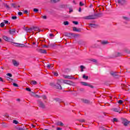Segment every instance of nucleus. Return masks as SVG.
<instances>
[{"instance_id":"f257e3e1","label":"nucleus","mask_w":130,"mask_h":130,"mask_svg":"<svg viewBox=\"0 0 130 130\" xmlns=\"http://www.w3.org/2000/svg\"><path fill=\"white\" fill-rule=\"evenodd\" d=\"M62 82V79H58L57 80L56 84H55V89H57L58 90H61L62 88L61 87V85H60V83Z\"/></svg>"},{"instance_id":"f03ea898","label":"nucleus","mask_w":130,"mask_h":130,"mask_svg":"<svg viewBox=\"0 0 130 130\" xmlns=\"http://www.w3.org/2000/svg\"><path fill=\"white\" fill-rule=\"evenodd\" d=\"M121 120L122 121V124H123L124 126H127L128 123H130V121L127 120V119L124 118H121Z\"/></svg>"},{"instance_id":"7ed1b4c3","label":"nucleus","mask_w":130,"mask_h":130,"mask_svg":"<svg viewBox=\"0 0 130 130\" xmlns=\"http://www.w3.org/2000/svg\"><path fill=\"white\" fill-rule=\"evenodd\" d=\"M64 36L66 37H69V38H74V37H76V36H78V35L73 34V33H64Z\"/></svg>"},{"instance_id":"20e7f679","label":"nucleus","mask_w":130,"mask_h":130,"mask_svg":"<svg viewBox=\"0 0 130 130\" xmlns=\"http://www.w3.org/2000/svg\"><path fill=\"white\" fill-rule=\"evenodd\" d=\"M82 19H84V20H95V15H91L85 17H82Z\"/></svg>"},{"instance_id":"39448f33","label":"nucleus","mask_w":130,"mask_h":130,"mask_svg":"<svg viewBox=\"0 0 130 130\" xmlns=\"http://www.w3.org/2000/svg\"><path fill=\"white\" fill-rule=\"evenodd\" d=\"M62 82L64 83V84H67V85H70V86H75V83L71 81L70 80H62Z\"/></svg>"},{"instance_id":"423d86ee","label":"nucleus","mask_w":130,"mask_h":130,"mask_svg":"<svg viewBox=\"0 0 130 130\" xmlns=\"http://www.w3.org/2000/svg\"><path fill=\"white\" fill-rule=\"evenodd\" d=\"M121 53L118 52H114L112 55L111 56V58H115V57H118V56H121Z\"/></svg>"},{"instance_id":"0eeeda50","label":"nucleus","mask_w":130,"mask_h":130,"mask_svg":"<svg viewBox=\"0 0 130 130\" xmlns=\"http://www.w3.org/2000/svg\"><path fill=\"white\" fill-rule=\"evenodd\" d=\"M80 84L82 85V86H87L88 87H90V88H91V89L94 88V86H93L92 85L85 82H81Z\"/></svg>"},{"instance_id":"6e6552de","label":"nucleus","mask_w":130,"mask_h":130,"mask_svg":"<svg viewBox=\"0 0 130 130\" xmlns=\"http://www.w3.org/2000/svg\"><path fill=\"white\" fill-rule=\"evenodd\" d=\"M110 75L112 77H113V78H115V79H118L120 76L117 75L116 72H111Z\"/></svg>"},{"instance_id":"1a4fd4ad","label":"nucleus","mask_w":130,"mask_h":130,"mask_svg":"<svg viewBox=\"0 0 130 130\" xmlns=\"http://www.w3.org/2000/svg\"><path fill=\"white\" fill-rule=\"evenodd\" d=\"M13 44H15V46H16L17 47H27V46L25 45V44H24L13 43Z\"/></svg>"},{"instance_id":"9d476101","label":"nucleus","mask_w":130,"mask_h":130,"mask_svg":"<svg viewBox=\"0 0 130 130\" xmlns=\"http://www.w3.org/2000/svg\"><path fill=\"white\" fill-rule=\"evenodd\" d=\"M38 104L39 107H41V108H42L43 109H45V104H44V103H43L42 101H39Z\"/></svg>"},{"instance_id":"9b49d317","label":"nucleus","mask_w":130,"mask_h":130,"mask_svg":"<svg viewBox=\"0 0 130 130\" xmlns=\"http://www.w3.org/2000/svg\"><path fill=\"white\" fill-rule=\"evenodd\" d=\"M118 4L121 6H124L126 4V0H118Z\"/></svg>"},{"instance_id":"f8f14e48","label":"nucleus","mask_w":130,"mask_h":130,"mask_svg":"<svg viewBox=\"0 0 130 130\" xmlns=\"http://www.w3.org/2000/svg\"><path fill=\"white\" fill-rule=\"evenodd\" d=\"M37 51H38V52H40V53H43V54L47 53V52H46V50H43L42 49L37 48Z\"/></svg>"},{"instance_id":"ddd939ff","label":"nucleus","mask_w":130,"mask_h":130,"mask_svg":"<svg viewBox=\"0 0 130 130\" xmlns=\"http://www.w3.org/2000/svg\"><path fill=\"white\" fill-rule=\"evenodd\" d=\"M12 63L13 66H14V67H19L20 63L18 61H17L15 59H13L12 60Z\"/></svg>"},{"instance_id":"4468645a","label":"nucleus","mask_w":130,"mask_h":130,"mask_svg":"<svg viewBox=\"0 0 130 130\" xmlns=\"http://www.w3.org/2000/svg\"><path fill=\"white\" fill-rule=\"evenodd\" d=\"M83 103H84L85 104H91L92 102H90L89 100L87 99H82L81 100Z\"/></svg>"},{"instance_id":"2eb2a0df","label":"nucleus","mask_w":130,"mask_h":130,"mask_svg":"<svg viewBox=\"0 0 130 130\" xmlns=\"http://www.w3.org/2000/svg\"><path fill=\"white\" fill-rule=\"evenodd\" d=\"M94 18H95V19H97V18H101V17L103 16V13H100L98 14H94Z\"/></svg>"},{"instance_id":"dca6fc26","label":"nucleus","mask_w":130,"mask_h":130,"mask_svg":"<svg viewBox=\"0 0 130 130\" xmlns=\"http://www.w3.org/2000/svg\"><path fill=\"white\" fill-rule=\"evenodd\" d=\"M63 77L64 79H69V80H72V79H75L74 77H73L72 75H63Z\"/></svg>"},{"instance_id":"f3484780","label":"nucleus","mask_w":130,"mask_h":130,"mask_svg":"<svg viewBox=\"0 0 130 130\" xmlns=\"http://www.w3.org/2000/svg\"><path fill=\"white\" fill-rule=\"evenodd\" d=\"M3 39L5 40V41H8V42H10V41H12V40L11 39V38H9L6 36H3Z\"/></svg>"},{"instance_id":"a211bd4d","label":"nucleus","mask_w":130,"mask_h":130,"mask_svg":"<svg viewBox=\"0 0 130 130\" xmlns=\"http://www.w3.org/2000/svg\"><path fill=\"white\" fill-rule=\"evenodd\" d=\"M120 108L119 107H118L117 108H114L111 109V110L112 111H114V112H119V110H120Z\"/></svg>"},{"instance_id":"6ab92c4d","label":"nucleus","mask_w":130,"mask_h":130,"mask_svg":"<svg viewBox=\"0 0 130 130\" xmlns=\"http://www.w3.org/2000/svg\"><path fill=\"white\" fill-rule=\"evenodd\" d=\"M73 31H75V32H80L81 31V28H77V27L76 26H74L73 27Z\"/></svg>"},{"instance_id":"aec40b11","label":"nucleus","mask_w":130,"mask_h":130,"mask_svg":"<svg viewBox=\"0 0 130 130\" xmlns=\"http://www.w3.org/2000/svg\"><path fill=\"white\" fill-rule=\"evenodd\" d=\"M89 26L91 28H97V27L98 26V25L95 24L89 23Z\"/></svg>"},{"instance_id":"412c9836","label":"nucleus","mask_w":130,"mask_h":130,"mask_svg":"<svg viewBox=\"0 0 130 130\" xmlns=\"http://www.w3.org/2000/svg\"><path fill=\"white\" fill-rule=\"evenodd\" d=\"M122 18L125 21H129L130 18L128 17L127 16H122Z\"/></svg>"},{"instance_id":"4be33fe9","label":"nucleus","mask_w":130,"mask_h":130,"mask_svg":"<svg viewBox=\"0 0 130 130\" xmlns=\"http://www.w3.org/2000/svg\"><path fill=\"white\" fill-rule=\"evenodd\" d=\"M56 125H60V126H63V123L61 121H58L56 123Z\"/></svg>"},{"instance_id":"5701e85b","label":"nucleus","mask_w":130,"mask_h":130,"mask_svg":"<svg viewBox=\"0 0 130 130\" xmlns=\"http://www.w3.org/2000/svg\"><path fill=\"white\" fill-rule=\"evenodd\" d=\"M15 32H16V29H15V28L9 30V33L10 34H14V33H15Z\"/></svg>"},{"instance_id":"b1692460","label":"nucleus","mask_w":130,"mask_h":130,"mask_svg":"<svg viewBox=\"0 0 130 130\" xmlns=\"http://www.w3.org/2000/svg\"><path fill=\"white\" fill-rule=\"evenodd\" d=\"M32 29L34 31H40V29H39V27H33Z\"/></svg>"},{"instance_id":"393cba45","label":"nucleus","mask_w":130,"mask_h":130,"mask_svg":"<svg viewBox=\"0 0 130 130\" xmlns=\"http://www.w3.org/2000/svg\"><path fill=\"white\" fill-rule=\"evenodd\" d=\"M82 78L84 80H88L89 79V76H87L86 75L84 74L82 76Z\"/></svg>"},{"instance_id":"a878e982","label":"nucleus","mask_w":130,"mask_h":130,"mask_svg":"<svg viewBox=\"0 0 130 130\" xmlns=\"http://www.w3.org/2000/svg\"><path fill=\"white\" fill-rule=\"evenodd\" d=\"M101 44L103 45H105L106 44H108V42L107 41H102Z\"/></svg>"},{"instance_id":"bb28decb","label":"nucleus","mask_w":130,"mask_h":130,"mask_svg":"<svg viewBox=\"0 0 130 130\" xmlns=\"http://www.w3.org/2000/svg\"><path fill=\"white\" fill-rule=\"evenodd\" d=\"M54 100H55V101H56V102H62V100L60 99L55 98L54 99Z\"/></svg>"},{"instance_id":"cd10ccee","label":"nucleus","mask_w":130,"mask_h":130,"mask_svg":"<svg viewBox=\"0 0 130 130\" xmlns=\"http://www.w3.org/2000/svg\"><path fill=\"white\" fill-rule=\"evenodd\" d=\"M4 6H5V7H6V8L7 9H8V10H10L11 9V8H10V6H9V5H8V4H6V3H3Z\"/></svg>"},{"instance_id":"c85d7f7f","label":"nucleus","mask_w":130,"mask_h":130,"mask_svg":"<svg viewBox=\"0 0 130 130\" xmlns=\"http://www.w3.org/2000/svg\"><path fill=\"white\" fill-rule=\"evenodd\" d=\"M124 52H125L126 53H130V50L128 49H124Z\"/></svg>"},{"instance_id":"c756f323","label":"nucleus","mask_w":130,"mask_h":130,"mask_svg":"<svg viewBox=\"0 0 130 130\" xmlns=\"http://www.w3.org/2000/svg\"><path fill=\"white\" fill-rule=\"evenodd\" d=\"M49 47H54L55 46H56V44H50L48 45Z\"/></svg>"},{"instance_id":"7c9ffc66","label":"nucleus","mask_w":130,"mask_h":130,"mask_svg":"<svg viewBox=\"0 0 130 130\" xmlns=\"http://www.w3.org/2000/svg\"><path fill=\"white\" fill-rule=\"evenodd\" d=\"M80 69H81V72H84V69H85V67L83 65H81L80 66Z\"/></svg>"},{"instance_id":"2f4dec72","label":"nucleus","mask_w":130,"mask_h":130,"mask_svg":"<svg viewBox=\"0 0 130 130\" xmlns=\"http://www.w3.org/2000/svg\"><path fill=\"white\" fill-rule=\"evenodd\" d=\"M33 31V27L30 28H28V30H27V33H30V32H32Z\"/></svg>"},{"instance_id":"473e14b6","label":"nucleus","mask_w":130,"mask_h":130,"mask_svg":"<svg viewBox=\"0 0 130 130\" xmlns=\"http://www.w3.org/2000/svg\"><path fill=\"white\" fill-rule=\"evenodd\" d=\"M90 61H92L93 62H94V63H97V60L95 59H91Z\"/></svg>"},{"instance_id":"72a5a7b5","label":"nucleus","mask_w":130,"mask_h":130,"mask_svg":"<svg viewBox=\"0 0 130 130\" xmlns=\"http://www.w3.org/2000/svg\"><path fill=\"white\" fill-rule=\"evenodd\" d=\"M41 18H42L44 20H46V19H47V16H46V15H44L41 16Z\"/></svg>"},{"instance_id":"f704fd0d","label":"nucleus","mask_w":130,"mask_h":130,"mask_svg":"<svg viewBox=\"0 0 130 130\" xmlns=\"http://www.w3.org/2000/svg\"><path fill=\"white\" fill-rule=\"evenodd\" d=\"M121 87H122V89H123V88H127V86H126L124 84H121Z\"/></svg>"},{"instance_id":"c9c22d12","label":"nucleus","mask_w":130,"mask_h":130,"mask_svg":"<svg viewBox=\"0 0 130 130\" xmlns=\"http://www.w3.org/2000/svg\"><path fill=\"white\" fill-rule=\"evenodd\" d=\"M13 85L14 86V87H16V88H18V87H19V85H18L16 83H13Z\"/></svg>"},{"instance_id":"e433bc0d","label":"nucleus","mask_w":130,"mask_h":130,"mask_svg":"<svg viewBox=\"0 0 130 130\" xmlns=\"http://www.w3.org/2000/svg\"><path fill=\"white\" fill-rule=\"evenodd\" d=\"M55 84H54V83H50V85L51 86V87H54V88H55Z\"/></svg>"},{"instance_id":"4c0bfd02","label":"nucleus","mask_w":130,"mask_h":130,"mask_svg":"<svg viewBox=\"0 0 130 130\" xmlns=\"http://www.w3.org/2000/svg\"><path fill=\"white\" fill-rule=\"evenodd\" d=\"M79 91H80V92H84V91H85V89L81 88L78 89Z\"/></svg>"},{"instance_id":"58836bf2","label":"nucleus","mask_w":130,"mask_h":130,"mask_svg":"<svg viewBox=\"0 0 130 130\" xmlns=\"http://www.w3.org/2000/svg\"><path fill=\"white\" fill-rule=\"evenodd\" d=\"M63 24L64 25H65V26H67V25H69V21H66L63 22Z\"/></svg>"},{"instance_id":"ea45409f","label":"nucleus","mask_w":130,"mask_h":130,"mask_svg":"<svg viewBox=\"0 0 130 130\" xmlns=\"http://www.w3.org/2000/svg\"><path fill=\"white\" fill-rule=\"evenodd\" d=\"M13 123H15V124H18L19 123V122L16 120H13Z\"/></svg>"},{"instance_id":"a19ab883","label":"nucleus","mask_w":130,"mask_h":130,"mask_svg":"<svg viewBox=\"0 0 130 130\" xmlns=\"http://www.w3.org/2000/svg\"><path fill=\"white\" fill-rule=\"evenodd\" d=\"M113 122H114V121H116V122H117V121H118V120L117 119V118H114L113 119Z\"/></svg>"},{"instance_id":"79ce46f5","label":"nucleus","mask_w":130,"mask_h":130,"mask_svg":"<svg viewBox=\"0 0 130 130\" xmlns=\"http://www.w3.org/2000/svg\"><path fill=\"white\" fill-rule=\"evenodd\" d=\"M34 12L35 13H37V12H39V10L36 8L34 9Z\"/></svg>"},{"instance_id":"37998d69","label":"nucleus","mask_w":130,"mask_h":130,"mask_svg":"<svg viewBox=\"0 0 130 130\" xmlns=\"http://www.w3.org/2000/svg\"><path fill=\"white\" fill-rule=\"evenodd\" d=\"M54 74V76H55V77H57V76H58V73H57V72H53Z\"/></svg>"},{"instance_id":"c03bdc74","label":"nucleus","mask_w":130,"mask_h":130,"mask_svg":"<svg viewBox=\"0 0 130 130\" xmlns=\"http://www.w3.org/2000/svg\"><path fill=\"white\" fill-rule=\"evenodd\" d=\"M78 120H79V121H80V122H85V120H84V119H79Z\"/></svg>"},{"instance_id":"a18cd8bd","label":"nucleus","mask_w":130,"mask_h":130,"mask_svg":"<svg viewBox=\"0 0 130 130\" xmlns=\"http://www.w3.org/2000/svg\"><path fill=\"white\" fill-rule=\"evenodd\" d=\"M0 26L2 27H4L5 26V23H4V22L1 23V24H0Z\"/></svg>"},{"instance_id":"49530a36","label":"nucleus","mask_w":130,"mask_h":130,"mask_svg":"<svg viewBox=\"0 0 130 130\" xmlns=\"http://www.w3.org/2000/svg\"><path fill=\"white\" fill-rule=\"evenodd\" d=\"M7 76H8V77H13V75H12V74H11V73H8V74H7Z\"/></svg>"},{"instance_id":"de8ad7c7","label":"nucleus","mask_w":130,"mask_h":130,"mask_svg":"<svg viewBox=\"0 0 130 130\" xmlns=\"http://www.w3.org/2000/svg\"><path fill=\"white\" fill-rule=\"evenodd\" d=\"M2 126L3 127H7V124H5V123H2Z\"/></svg>"},{"instance_id":"09e8293b","label":"nucleus","mask_w":130,"mask_h":130,"mask_svg":"<svg viewBox=\"0 0 130 130\" xmlns=\"http://www.w3.org/2000/svg\"><path fill=\"white\" fill-rule=\"evenodd\" d=\"M73 24H75V25H78L79 24V22L78 21H73Z\"/></svg>"},{"instance_id":"8fccbe9b","label":"nucleus","mask_w":130,"mask_h":130,"mask_svg":"<svg viewBox=\"0 0 130 130\" xmlns=\"http://www.w3.org/2000/svg\"><path fill=\"white\" fill-rule=\"evenodd\" d=\"M84 4L82 3V2H80V3H79V6H80L81 7H83V6H84Z\"/></svg>"},{"instance_id":"3c124183","label":"nucleus","mask_w":130,"mask_h":130,"mask_svg":"<svg viewBox=\"0 0 130 130\" xmlns=\"http://www.w3.org/2000/svg\"><path fill=\"white\" fill-rule=\"evenodd\" d=\"M59 1L60 0H52V2H53V3H58Z\"/></svg>"},{"instance_id":"603ef678","label":"nucleus","mask_w":130,"mask_h":130,"mask_svg":"<svg viewBox=\"0 0 130 130\" xmlns=\"http://www.w3.org/2000/svg\"><path fill=\"white\" fill-rule=\"evenodd\" d=\"M122 102H123V101H122V100H119L118 102V103L119 104H122Z\"/></svg>"},{"instance_id":"864d4df0","label":"nucleus","mask_w":130,"mask_h":130,"mask_svg":"<svg viewBox=\"0 0 130 130\" xmlns=\"http://www.w3.org/2000/svg\"><path fill=\"white\" fill-rule=\"evenodd\" d=\"M25 90H26V91H28V92H31V89L30 88H26Z\"/></svg>"},{"instance_id":"5fc2aeb1","label":"nucleus","mask_w":130,"mask_h":130,"mask_svg":"<svg viewBox=\"0 0 130 130\" xmlns=\"http://www.w3.org/2000/svg\"><path fill=\"white\" fill-rule=\"evenodd\" d=\"M18 16H22V15H23V13L21 12H18Z\"/></svg>"},{"instance_id":"6e6d98bb","label":"nucleus","mask_w":130,"mask_h":130,"mask_svg":"<svg viewBox=\"0 0 130 130\" xmlns=\"http://www.w3.org/2000/svg\"><path fill=\"white\" fill-rule=\"evenodd\" d=\"M11 18L12 20H16L17 19V16H12Z\"/></svg>"},{"instance_id":"4d7b16f0","label":"nucleus","mask_w":130,"mask_h":130,"mask_svg":"<svg viewBox=\"0 0 130 130\" xmlns=\"http://www.w3.org/2000/svg\"><path fill=\"white\" fill-rule=\"evenodd\" d=\"M32 83L33 85H36V84H37V82L36 81H32Z\"/></svg>"},{"instance_id":"13d9d810","label":"nucleus","mask_w":130,"mask_h":130,"mask_svg":"<svg viewBox=\"0 0 130 130\" xmlns=\"http://www.w3.org/2000/svg\"><path fill=\"white\" fill-rule=\"evenodd\" d=\"M30 94L31 95V96H34V95H35V93L33 91H31Z\"/></svg>"},{"instance_id":"bf43d9fd","label":"nucleus","mask_w":130,"mask_h":130,"mask_svg":"<svg viewBox=\"0 0 130 130\" xmlns=\"http://www.w3.org/2000/svg\"><path fill=\"white\" fill-rule=\"evenodd\" d=\"M17 129L18 130H24V129L22 127H17Z\"/></svg>"},{"instance_id":"052dcab7","label":"nucleus","mask_w":130,"mask_h":130,"mask_svg":"<svg viewBox=\"0 0 130 130\" xmlns=\"http://www.w3.org/2000/svg\"><path fill=\"white\" fill-rule=\"evenodd\" d=\"M29 28H27V27H24V31H26L27 32V33H28V30Z\"/></svg>"},{"instance_id":"680f3d73","label":"nucleus","mask_w":130,"mask_h":130,"mask_svg":"<svg viewBox=\"0 0 130 130\" xmlns=\"http://www.w3.org/2000/svg\"><path fill=\"white\" fill-rule=\"evenodd\" d=\"M100 129H101V130H105V129H105V128H104V127H103V126L100 127Z\"/></svg>"},{"instance_id":"e2e57ef3","label":"nucleus","mask_w":130,"mask_h":130,"mask_svg":"<svg viewBox=\"0 0 130 130\" xmlns=\"http://www.w3.org/2000/svg\"><path fill=\"white\" fill-rule=\"evenodd\" d=\"M35 97H37V98H40V96L38 94H35Z\"/></svg>"},{"instance_id":"0e129e2a","label":"nucleus","mask_w":130,"mask_h":130,"mask_svg":"<svg viewBox=\"0 0 130 130\" xmlns=\"http://www.w3.org/2000/svg\"><path fill=\"white\" fill-rule=\"evenodd\" d=\"M5 22V24H9V21L8 20H4Z\"/></svg>"},{"instance_id":"69168bd1","label":"nucleus","mask_w":130,"mask_h":130,"mask_svg":"<svg viewBox=\"0 0 130 130\" xmlns=\"http://www.w3.org/2000/svg\"><path fill=\"white\" fill-rule=\"evenodd\" d=\"M42 97L44 99H47V97H46V95H43Z\"/></svg>"},{"instance_id":"338daca9","label":"nucleus","mask_w":130,"mask_h":130,"mask_svg":"<svg viewBox=\"0 0 130 130\" xmlns=\"http://www.w3.org/2000/svg\"><path fill=\"white\" fill-rule=\"evenodd\" d=\"M73 12V10L71 8L69 9V13L70 14H71V13H72Z\"/></svg>"},{"instance_id":"774afa93","label":"nucleus","mask_w":130,"mask_h":130,"mask_svg":"<svg viewBox=\"0 0 130 130\" xmlns=\"http://www.w3.org/2000/svg\"><path fill=\"white\" fill-rule=\"evenodd\" d=\"M56 130H61V128L57 127Z\"/></svg>"}]
</instances>
